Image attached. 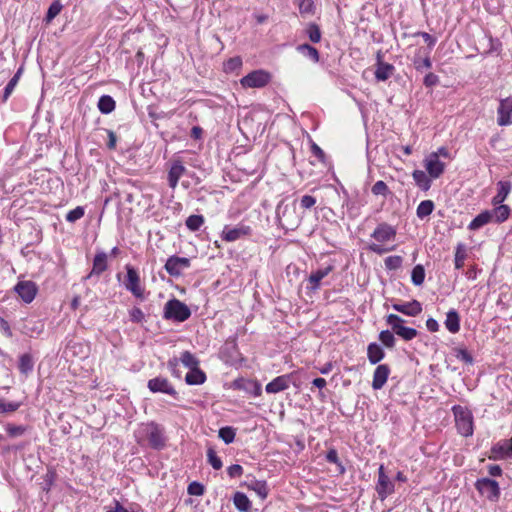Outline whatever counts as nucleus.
<instances>
[{"label": "nucleus", "instance_id": "1", "mask_svg": "<svg viewBox=\"0 0 512 512\" xmlns=\"http://www.w3.org/2000/svg\"><path fill=\"white\" fill-rule=\"evenodd\" d=\"M191 316L189 307L180 300L173 298L166 302L163 317L167 320L184 322Z\"/></svg>", "mask_w": 512, "mask_h": 512}, {"label": "nucleus", "instance_id": "2", "mask_svg": "<svg viewBox=\"0 0 512 512\" xmlns=\"http://www.w3.org/2000/svg\"><path fill=\"white\" fill-rule=\"evenodd\" d=\"M453 412L458 432L465 437L471 436L473 434V417L471 412L461 406H455Z\"/></svg>", "mask_w": 512, "mask_h": 512}, {"label": "nucleus", "instance_id": "3", "mask_svg": "<svg viewBox=\"0 0 512 512\" xmlns=\"http://www.w3.org/2000/svg\"><path fill=\"white\" fill-rule=\"evenodd\" d=\"M386 322L391 326L393 333L405 341H410L418 335V331L416 329L405 327L403 325L405 320L396 314H389L386 318Z\"/></svg>", "mask_w": 512, "mask_h": 512}, {"label": "nucleus", "instance_id": "4", "mask_svg": "<svg viewBox=\"0 0 512 512\" xmlns=\"http://www.w3.org/2000/svg\"><path fill=\"white\" fill-rule=\"evenodd\" d=\"M478 492L490 501H498L500 497V487L498 482L490 478L478 479L475 483Z\"/></svg>", "mask_w": 512, "mask_h": 512}, {"label": "nucleus", "instance_id": "5", "mask_svg": "<svg viewBox=\"0 0 512 512\" xmlns=\"http://www.w3.org/2000/svg\"><path fill=\"white\" fill-rule=\"evenodd\" d=\"M271 79L268 72L264 70H255L244 76L240 83L244 88H262L266 86Z\"/></svg>", "mask_w": 512, "mask_h": 512}, {"label": "nucleus", "instance_id": "6", "mask_svg": "<svg viewBox=\"0 0 512 512\" xmlns=\"http://www.w3.org/2000/svg\"><path fill=\"white\" fill-rule=\"evenodd\" d=\"M149 445L154 449H162L165 446L163 429L156 423L151 422L144 428Z\"/></svg>", "mask_w": 512, "mask_h": 512}, {"label": "nucleus", "instance_id": "7", "mask_svg": "<svg viewBox=\"0 0 512 512\" xmlns=\"http://www.w3.org/2000/svg\"><path fill=\"white\" fill-rule=\"evenodd\" d=\"M277 217L282 226L290 229L297 228L300 224V219L296 216L295 207H289L288 205L277 207Z\"/></svg>", "mask_w": 512, "mask_h": 512}, {"label": "nucleus", "instance_id": "8", "mask_svg": "<svg viewBox=\"0 0 512 512\" xmlns=\"http://www.w3.org/2000/svg\"><path fill=\"white\" fill-rule=\"evenodd\" d=\"M376 491L381 500L386 499L389 495H391L394 492V483L386 475L383 465H380L378 470V481L376 484Z\"/></svg>", "mask_w": 512, "mask_h": 512}, {"label": "nucleus", "instance_id": "9", "mask_svg": "<svg viewBox=\"0 0 512 512\" xmlns=\"http://www.w3.org/2000/svg\"><path fill=\"white\" fill-rule=\"evenodd\" d=\"M424 167L431 178H439L445 169V164L439 160L438 153H431L424 160Z\"/></svg>", "mask_w": 512, "mask_h": 512}, {"label": "nucleus", "instance_id": "10", "mask_svg": "<svg viewBox=\"0 0 512 512\" xmlns=\"http://www.w3.org/2000/svg\"><path fill=\"white\" fill-rule=\"evenodd\" d=\"M497 113V123L499 126H508L512 124V97H507L500 101Z\"/></svg>", "mask_w": 512, "mask_h": 512}, {"label": "nucleus", "instance_id": "11", "mask_svg": "<svg viewBox=\"0 0 512 512\" xmlns=\"http://www.w3.org/2000/svg\"><path fill=\"white\" fill-rule=\"evenodd\" d=\"M190 266V260L185 257L171 256L165 263V270L171 276H179L183 269Z\"/></svg>", "mask_w": 512, "mask_h": 512}, {"label": "nucleus", "instance_id": "12", "mask_svg": "<svg viewBox=\"0 0 512 512\" xmlns=\"http://www.w3.org/2000/svg\"><path fill=\"white\" fill-rule=\"evenodd\" d=\"M126 270H127V279L125 282L126 289L129 290L134 296L142 297L143 289L140 286V278H139L137 271L129 265L126 266Z\"/></svg>", "mask_w": 512, "mask_h": 512}, {"label": "nucleus", "instance_id": "13", "mask_svg": "<svg viewBox=\"0 0 512 512\" xmlns=\"http://www.w3.org/2000/svg\"><path fill=\"white\" fill-rule=\"evenodd\" d=\"M14 290L26 303L32 302L37 293V287L32 281H20L17 283Z\"/></svg>", "mask_w": 512, "mask_h": 512}, {"label": "nucleus", "instance_id": "14", "mask_svg": "<svg viewBox=\"0 0 512 512\" xmlns=\"http://www.w3.org/2000/svg\"><path fill=\"white\" fill-rule=\"evenodd\" d=\"M251 234V228L246 225H240L234 228L225 226L222 231V239L227 242H233L241 237L248 236Z\"/></svg>", "mask_w": 512, "mask_h": 512}, {"label": "nucleus", "instance_id": "15", "mask_svg": "<svg viewBox=\"0 0 512 512\" xmlns=\"http://www.w3.org/2000/svg\"><path fill=\"white\" fill-rule=\"evenodd\" d=\"M148 388L150 391L156 393V392H162L171 396H176L177 392L173 388V386L169 383V381L166 378L162 377H156L153 379H150L148 381Z\"/></svg>", "mask_w": 512, "mask_h": 512}, {"label": "nucleus", "instance_id": "16", "mask_svg": "<svg viewBox=\"0 0 512 512\" xmlns=\"http://www.w3.org/2000/svg\"><path fill=\"white\" fill-rule=\"evenodd\" d=\"M396 236V230L387 223L379 224L374 232L372 233V237L381 243H385L391 240H394Z\"/></svg>", "mask_w": 512, "mask_h": 512}, {"label": "nucleus", "instance_id": "17", "mask_svg": "<svg viewBox=\"0 0 512 512\" xmlns=\"http://www.w3.org/2000/svg\"><path fill=\"white\" fill-rule=\"evenodd\" d=\"M186 168L180 160H174L168 171V184L172 189L178 185L179 179L185 174Z\"/></svg>", "mask_w": 512, "mask_h": 512}, {"label": "nucleus", "instance_id": "18", "mask_svg": "<svg viewBox=\"0 0 512 512\" xmlns=\"http://www.w3.org/2000/svg\"><path fill=\"white\" fill-rule=\"evenodd\" d=\"M390 374V368L387 364L378 365L373 374L372 388L379 390L385 385L388 376Z\"/></svg>", "mask_w": 512, "mask_h": 512}, {"label": "nucleus", "instance_id": "19", "mask_svg": "<svg viewBox=\"0 0 512 512\" xmlns=\"http://www.w3.org/2000/svg\"><path fill=\"white\" fill-rule=\"evenodd\" d=\"M291 381V374L281 375L269 382L265 390L267 393L274 394L286 390Z\"/></svg>", "mask_w": 512, "mask_h": 512}, {"label": "nucleus", "instance_id": "20", "mask_svg": "<svg viewBox=\"0 0 512 512\" xmlns=\"http://www.w3.org/2000/svg\"><path fill=\"white\" fill-rule=\"evenodd\" d=\"M494 459H507L512 457V438L503 440L491 449Z\"/></svg>", "mask_w": 512, "mask_h": 512}, {"label": "nucleus", "instance_id": "21", "mask_svg": "<svg viewBox=\"0 0 512 512\" xmlns=\"http://www.w3.org/2000/svg\"><path fill=\"white\" fill-rule=\"evenodd\" d=\"M392 307L394 310L412 317L417 316L422 312V305L417 300L401 304H393Z\"/></svg>", "mask_w": 512, "mask_h": 512}, {"label": "nucleus", "instance_id": "22", "mask_svg": "<svg viewBox=\"0 0 512 512\" xmlns=\"http://www.w3.org/2000/svg\"><path fill=\"white\" fill-rule=\"evenodd\" d=\"M107 268V254L105 252H98L94 257L92 270L85 279H90L95 275L99 276L106 271Z\"/></svg>", "mask_w": 512, "mask_h": 512}, {"label": "nucleus", "instance_id": "23", "mask_svg": "<svg viewBox=\"0 0 512 512\" xmlns=\"http://www.w3.org/2000/svg\"><path fill=\"white\" fill-rule=\"evenodd\" d=\"M447 330L453 334L460 330V316L455 309H451L446 314V320L444 322Z\"/></svg>", "mask_w": 512, "mask_h": 512}, {"label": "nucleus", "instance_id": "24", "mask_svg": "<svg viewBox=\"0 0 512 512\" xmlns=\"http://www.w3.org/2000/svg\"><path fill=\"white\" fill-rule=\"evenodd\" d=\"M497 186H498V192L492 199V203L494 205H498V204H501L502 202H504V200L507 198V196L509 195L511 188H512V184L509 181H499L497 183Z\"/></svg>", "mask_w": 512, "mask_h": 512}, {"label": "nucleus", "instance_id": "25", "mask_svg": "<svg viewBox=\"0 0 512 512\" xmlns=\"http://www.w3.org/2000/svg\"><path fill=\"white\" fill-rule=\"evenodd\" d=\"M393 72V65L379 61L376 67L375 77L378 81H386L392 76Z\"/></svg>", "mask_w": 512, "mask_h": 512}, {"label": "nucleus", "instance_id": "26", "mask_svg": "<svg viewBox=\"0 0 512 512\" xmlns=\"http://www.w3.org/2000/svg\"><path fill=\"white\" fill-rule=\"evenodd\" d=\"M385 356L384 350L376 343H370L367 348V357L371 364H377Z\"/></svg>", "mask_w": 512, "mask_h": 512}, {"label": "nucleus", "instance_id": "27", "mask_svg": "<svg viewBox=\"0 0 512 512\" xmlns=\"http://www.w3.org/2000/svg\"><path fill=\"white\" fill-rule=\"evenodd\" d=\"M206 380L205 373L197 366V368L190 369L186 374L185 381L189 385H200Z\"/></svg>", "mask_w": 512, "mask_h": 512}, {"label": "nucleus", "instance_id": "28", "mask_svg": "<svg viewBox=\"0 0 512 512\" xmlns=\"http://www.w3.org/2000/svg\"><path fill=\"white\" fill-rule=\"evenodd\" d=\"M493 218V214L491 211H483L480 214H478L469 224L468 228L470 230H477L481 228L482 226L489 223Z\"/></svg>", "mask_w": 512, "mask_h": 512}, {"label": "nucleus", "instance_id": "29", "mask_svg": "<svg viewBox=\"0 0 512 512\" xmlns=\"http://www.w3.org/2000/svg\"><path fill=\"white\" fill-rule=\"evenodd\" d=\"M333 270L332 266H327L323 269H319L315 272H312L309 276V282L311 284V289L316 290L319 288L320 282L323 278H325L331 271Z\"/></svg>", "mask_w": 512, "mask_h": 512}, {"label": "nucleus", "instance_id": "30", "mask_svg": "<svg viewBox=\"0 0 512 512\" xmlns=\"http://www.w3.org/2000/svg\"><path fill=\"white\" fill-rule=\"evenodd\" d=\"M412 177L415 181V183L417 184V186L423 190V191H427L430 189L431 187V177L428 176L424 171L422 170H415L413 173H412Z\"/></svg>", "mask_w": 512, "mask_h": 512}, {"label": "nucleus", "instance_id": "31", "mask_svg": "<svg viewBox=\"0 0 512 512\" xmlns=\"http://www.w3.org/2000/svg\"><path fill=\"white\" fill-rule=\"evenodd\" d=\"M235 507L241 512H248L251 509L249 498L242 492H236L233 497Z\"/></svg>", "mask_w": 512, "mask_h": 512}, {"label": "nucleus", "instance_id": "32", "mask_svg": "<svg viewBox=\"0 0 512 512\" xmlns=\"http://www.w3.org/2000/svg\"><path fill=\"white\" fill-rule=\"evenodd\" d=\"M33 367H34V362H33L32 356L30 354L25 353L20 356L18 368L22 374H25V375L29 374L33 370Z\"/></svg>", "mask_w": 512, "mask_h": 512}, {"label": "nucleus", "instance_id": "33", "mask_svg": "<svg viewBox=\"0 0 512 512\" xmlns=\"http://www.w3.org/2000/svg\"><path fill=\"white\" fill-rule=\"evenodd\" d=\"M116 103L109 95H103L98 101V108L104 114H109L115 109Z\"/></svg>", "mask_w": 512, "mask_h": 512}, {"label": "nucleus", "instance_id": "34", "mask_svg": "<svg viewBox=\"0 0 512 512\" xmlns=\"http://www.w3.org/2000/svg\"><path fill=\"white\" fill-rule=\"evenodd\" d=\"M249 489L253 490L261 499L268 495V487L265 481L254 480L248 484Z\"/></svg>", "mask_w": 512, "mask_h": 512}, {"label": "nucleus", "instance_id": "35", "mask_svg": "<svg viewBox=\"0 0 512 512\" xmlns=\"http://www.w3.org/2000/svg\"><path fill=\"white\" fill-rule=\"evenodd\" d=\"M434 210V203L431 200H424L420 202L417 207L416 214L420 219L429 216Z\"/></svg>", "mask_w": 512, "mask_h": 512}, {"label": "nucleus", "instance_id": "36", "mask_svg": "<svg viewBox=\"0 0 512 512\" xmlns=\"http://www.w3.org/2000/svg\"><path fill=\"white\" fill-rule=\"evenodd\" d=\"M297 50L302 53L304 56L308 57L314 62L319 61V52L316 48L309 44H301L297 47Z\"/></svg>", "mask_w": 512, "mask_h": 512}, {"label": "nucleus", "instance_id": "37", "mask_svg": "<svg viewBox=\"0 0 512 512\" xmlns=\"http://www.w3.org/2000/svg\"><path fill=\"white\" fill-rule=\"evenodd\" d=\"M492 214L495 217V221L497 223H502L509 217L510 208L509 206L501 203L498 204V206L493 210Z\"/></svg>", "mask_w": 512, "mask_h": 512}, {"label": "nucleus", "instance_id": "38", "mask_svg": "<svg viewBox=\"0 0 512 512\" xmlns=\"http://www.w3.org/2000/svg\"><path fill=\"white\" fill-rule=\"evenodd\" d=\"M179 360L189 369L197 368V366H199V360L189 351H184L179 357Z\"/></svg>", "mask_w": 512, "mask_h": 512}, {"label": "nucleus", "instance_id": "39", "mask_svg": "<svg viewBox=\"0 0 512 512\" xmlns=\"http://www.w3.org/2000/svg\"><path fill=\"white\" fill-rule=\"evenodd\" d=\"M425 279V269L421 264L416 265L411 273L412 283L416 286L423 284Z\"/></svg>", "mask_w": 512, "mask_h": 512}, {"label": "nucleus", "instance_id": "40", "mask_svg": "<svg viewBox=\"0 0 512 512\" xmlns=\"http://www.w3.org/2000/svg\"><path fill=\"white\" fill-rule=\"evenodd\" d=\"M467 257L465 245L459 243L455 251V268L461 269L464 266V261Z\"/></svg>", "mask_w": 512, "mask_h": 512}, {"label": "nucleus", "instance_id": "41", "mask_svg": "<svg viewBox=\"0 0 512 512\" xmlns=\"http://www.w3.org/2000/svg\"><path fill=\"white\" fill-rule=\"evenodd\" d=\"M21 73H22V69L20 68L15 73V75L10 79L8 84L6 85V87L4 89V94H3V101H6L8 99V97L11 95V93L13 92L14 88L16 87V85L20 79Z\"/></svg>", "mask_w": 512, "mask_h": 512}, {"label": "nucleus", "instance_id": "42", "mask_svg": "<svg viewBox=\"0 0 512 512\" xmlns=\"http://www.w3.org/2000/svg\"><path fill=\"white\" fill-rule=\"evenodd\" d=\"M63 6L59 1H54L48 8L44 21L49 24L59 13Z\"/></svg>", "mask_w": 512, "mask_h": 512}, {"label": "nucleus", "instance_id": "43", "mask_svg": "<svg viewBox=\"0 0 512 512\" xmlns=\"http://www.w3.org/2000/svg\"><path fill=\"white\" fill-rule=\"evenodd\" d=\"M204 223L202 215H190L186 219V226L191 231H197Z\"/></svg>", "mask_w": 512, "mask_h": 512}, {"label": "nucleus", "instance_id": "44", "mask_svg": "<svg viewBox=\"0 0 512 512\" xmlns=\"http://www.w3.org/2000/svg\"><path fill=\"white\" fill-rule=\"evenodd\" d=\"M306 34L309 37L310 41L313 43H318L321 40V31L317 24L310 23L307 26Z\"/></svg>", "mask_w": 512, "mask_h": 512}, {"label": "nucleus", "instance_id": "45", "mask_svg": "<svg viewBox=\"0 0 512 512\" xmlns=\"http://www.w3.org/2000/svg\"><path fill=\"white\" fill-rule=\"evenodd\" d=\"M235 435H236V432H235V429L230 427V426H226V427H222L220 430H219V437L226 443V444H230L234 441L235 439Z\"/></svg>", "mask_w": 512, "mask_h": 512}, {"label": "nucleus", "instance_id": "46", "mask_svg": "<svg viewBox=\"0 0 512 512\" xmlns=\"http://www.w3.org/2000/svg\"><path fill=\"white\" fill-rule=\"evenodd\" d=\"M5 430L8 436L15 438L22 436L26 432L27 427L23 425L7 424Z\"/></svg>", "mask_w": 512, "mask_h": 512}, {"label": "nucleus", "instance_id": "47", "mask_svg": "<svg viewBox=\"0 0 512 512\" xmlns=\"http://www.w3.org/2000/svg\"><path fill=\"white\" fill-rule=\"evenodd\" d=\"M207 458H208V462L209 464L215 469V470H219L222 468V461L221 459L217 456L216 454V451L213 449V448H209L207 450Z\"/></svg>", "mask_w": 512, "mask_h": 512}, {"label": "nucleus", "instance_id": "48", "mask_svg": "<svg viewBox=\"0 0 512 512\" xmlns=\"http://www.w3.org/2000/svg\"><path fill=\"white\" fill-rule=\"evenodd\" d=\"M19 402H13V401H6L3 399H0V413H11L15 412L20 407Z\"/></svg>", "mask_w": 512, "mask_h": 512}, {"label": "nucleus", "instance_id": "49", "mask_svg": "<svg viewBox=\"0 0 512 512\" xmlns=\"http://www.w3.org/2000/svg\"><path fill=\"white\" fill-rule=\"evenodd\" d=\"M371 192L376 196L381 195L386 197L390 191L387 184L384 181L379 180L372 186Z\"/></svg>", "mask_w": 512, "mask_h": 512}, {"label": "nucleus", "instance_id": "50", "mask_svg": "<svg viewBox=\"0 0 512 512\" xmlns=\"http://www.w3.org/2000/svg\"><path fill=\"white\" fill-rule=\"evenodd\" d=\"M379 339L388 348H393L395 345V337L389 330L381 331L379 334Z\"/></svg>", "mask_w": 512, "mask_h": 512}, {"label": "nucleus", "instance_id": "51", "mask_svg": "<svg viewBox=\"0 0 512 512\" xmlns=\"http://www.w3.org/2000/svg\"><path fill=\"white\" fill-rule=\"evenodd\" d=\"M84 213V208L81 206H77L75 209L67 213L66 220L70 223H74L77 220L81 219L84 216Z\"/></svg>", "mask_w": 512, "mask_h": 512}, {"label": "nucleus", "instance_id": "52", "mask_svg": "<svg viewBox=\"0 0 512 512\" xmlns=\"http://www.w3.org/2000/svg\"><path fill=\"white\" fill-rule=\"evenodd\" d=\"M402 265V257L401 256H389L385 259V266L389 270H396L400 268Z\"/></svg>", "mask_w": 512, "mask_h": 512}, {"label": "nucleus", "instance_id": "53", "mask_svg": "<svg viewBox=\"0 0 512 512\" xmlns=\"http://www.w3.org/2000/svg\"><path fill=\"white\" fill-rule=\"evenodd\" d=\"M241 66H242V59L237 56V57L228 59L224 64V69L226 72H231V71L241 68Z\"/></svg>", "mask_w": 512, "mask_h": 512}, {"label": "nucleus", "instance_id": "54", "mask_svg": "<svg viewBox=\"0 0 512 512\" xmlns=\"http://www.w3.org/2000/svg\"><path fill=\"white\" fill-rule=\"evenodd\" d=\"M414 66L416 70L422 71L423 69H428L432 66L431 60L428 56L424 58H415Z\"/></svg>", "mask_w": 512, "mask_h": 512}, {"label": "nucleus", "instance_id": "55", "mask_svg": "<svg viewBox=\"0 0 512 512\" xmlns=\"http://www.w3.org/2000/svg\"><path fill=\"white\" fill-rule=\"evenodd\" d=\"M188 493L194 496H201L204 494V486L198 482H192L188 486Z\"/></svg>", "mask_w": 512, "mask_h": 512}, {"label": "nucleus", "instance_id": "56", "mask_svg": "<svg viewBox=\"0 0 512 512\" xmlns=\"http://www.w3.org/2000/svg\"><path fill=\"white\" fill-rule=\"evenodd\" d=\"M314 2L313 0H301L299 4V10L301 14L313 13Z\"/></svg>", "mask_w": 512, "mask_h": 512}, {"label": "nucleus", "instance_id": "57", "mask_svg": "<svg viewBox=\"0 0 512 512\" xmlns=\"http://www.w3.org/2000/svg\"><path fill=\"white\" fill-rule=\"evenodd\" d=\"M130 320L134 323H140L144 320V313L143 311L138 308L134 307L129 311Z\"/></svg>", "mask_w": 512, "mask_h": 512}, {"label": "nucleus", "instance_id": "58", "mask_svg": "<svg viewBox=\"0 0 512 512\" xmlns=\"http://www.w3.org/2000/svg\"><path fill=\"white\" fill-rule=\"evenodd\" d=\"M456 357H457V359H459V360H461V361H463V362H465L467 364H472L473 363V357L465 349L457 350Z\"/></svg>", "mask_w": 512, "mask_h": 512}, {"label": "nucleus", "instance_id": "59", "mask_svg": "<svg viewBox=\"0 0 512 512\" xmlns=\"http://www.w3.org/2000/svg\"><path fill=\"white\" fill-rule=\"evenodd\" d=\"M228 475L232 478L240 477L243 474V468L241 465L233 464L227 469Z\"/></svg>", "mask_w": 512, "mask_h": 512}, {"label": "nucleus", "instance_id": "60", "mask_svg": "<svg viewBox=\"0 0 512 512\" xmlns=\"http://www.w3.org/2000/svg\"><path fill=\"white\" fill-rule=\"evenodd\" d=\"M0 330L8 338H11L13 336V333H12L9 323L1 316H0Z\"/></svg>", "mask_w": 512, "mask_h": 512}, {"label": "nucleus", "instance_id": "61", "mask_svg": "<svg viewBox=\"0 0 512 512\" xmlns=\"http://www.w3.org/2000/svg\"><path fill=\"white\" fill-rule=\"evenodd\" d=\"M316 203V198L310 195H304L301 198V206L305 209L313 207Z\"/></svg>", "mask_w": 512, "mask_h": 512}, {"label": "nucleus", "instance_id": "62", "mask_svg": "<svg viewBox=\"0 0 512 512\" xmlns=\"http://www.w3.org/2000/svg\"><path fill=\"white\" fill-rule=\"evenodd\" d=\"M439 81V78L437 75H435L434 73H428L425 77H424V85L426 87H432V86H435Z\"/></svg>", "mask_w": 512, "mask_h": 512}, {"label": "nucleus", "instance_id": "63", "mask_svg": "<svg viewBox=\"0 0 512 512\" xmlns=\"http://www.w3.org/2000/svg\"><path fill=\"white\" fill-rule=\"evenodd\" d=\"M393 249H394V247L385 248V247H383L381 245H378V244H375V243L369 245V250H371L372 252H374L376 254H379V255L387 253V252H389V251H391Z\"/></svg>", "mask_w": 512, "mask_h": 512}, {"label": "nucleus", "instance_id": "64", "mask_svg": "<svg viewBox=\"0 0 512 512\" xmlns=\"http://www.w3.org/2000/svg\"><path fill=\"white\" fill-rule=\"evenodd\" d=\"M426 327L431 332H437L439 330V324L434 318L427 319Z\"/></svg>", "mask_w": 512, "mask_h": 512}]
</instances>
